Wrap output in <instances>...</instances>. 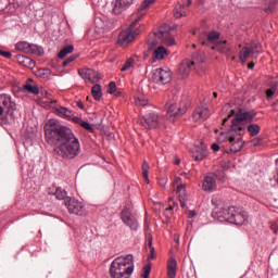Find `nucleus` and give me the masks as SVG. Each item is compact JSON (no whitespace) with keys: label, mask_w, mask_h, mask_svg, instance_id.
<instances>
[{"label":"nucleus","mask_w":278,"mask_h":278,"mask_svg":"<svg viewBox=\"0 0 278 278\" xmlns=\"http://www.w3.org/2000/svg\"><path fill=\"white\" fill-rule=\"evenodd\" d=\"M75 51V47L65 46L58 54L59 60H64L68 55V53H73Z\"/></svg>","instance_id":"nucleus-30"},{"label":"nucleus","mask_w":278,"mask_h":278,"mask_svg":"<svg viewBox=\"0 0 278 278\" xmlns=\"http://www.w3.org/2000/svg\"><path fill=\"white\" fill-rule=\"evenodd\" d=\"M214 177L220 181V184L225 182V169H218L214 173Z\"/></svg>","instance_id":"nucleus-39"},{"label":"nucleus","mask_w":278,"mask_h":278,"mask_svg":"<svg viewBox=\"0 0 278 278\" xmlns=\"http://www.w3.org/2000/svg\"><path fill=\"white\" fill-rule=\"evenodd\" d=\"M80 127L87 131H90L91 134H94V127H92L88 122L80 121Z\"/></svg>","instance_id":"nucleus-41"},{"label":"nucleus","mask_w":278,"mask_h":278,"mask_svg":"<svg viewBox=\"0 0 278 278\" xmlns=\"http://www.w3.org/2000/svg\"><path fill=\"white\" fill-rule=\"evenodd\" d=\"M134 66V61L132 59H128L125 64L123 65V67L121 68L122 72L125 71H129V68H131Z\"/></svg>","instance_id":"nucleus-42"},{"label":"nucleus","mask_w":278,"mask_h":278,"mask_svg":"<svg viewBox=\"0 0 278 278\" xmlns=\"http://www.w3.org/2000/svg\"><path fill=\"white\" fill-rule=\"evenodd\" d=\"M192 5V0H187V7L190 8Z\"/></svg>","instance_id":"nucleus-59"},{"label":"nucleus","mask_w":278,"mask_h":278,"mask_svg":"<svg viewBox=\"0 0 278 278\" xmlns=\"http://www.w3.org/2000/svg\"><path fill=\"white\" fill-rule=\"evenodd\" d=\"M197 216V211H189V218H194Z\"/></svg>","instance_id":"nucleus-54"},{"label":"nucleus","mask_w":278,"mask_h":278,"mask_svg":"<svg viewBox=\"0 0 278 278\" xmlns=\"http://www.w3.org/2000/svg\"><path fill=\"white\" fill-rule=\"evenodd\" d=\"M231 116H235L232 118V124L230 126L231 131H235L236 134H242V131H247L252 138H255V136H258L260 131H262V127L258 124H249L247 126V123H252L255 116H257V113L255 111H247L244 109H239L236 113V110H230L228 116L223 119V126L227 125V121L231 118Z\"/></svg>","instance_id":"nucleus-2"},{"label":"nucleus","mask_w":278,"mask_h":278,"mask_svg":"<svg viewBox=\"0 0 278 278\" xmlns=\"http://www.w3.org/2000/svg\"><path fill=\"white\" fill-rule=\"evenodd\" d=\"M213 51H219V53H229V45L227 43V40H219L215 43V46L212 47Z\"/></svg>","instance_id":"nucleus-24"},{"label":"nucleus","mask_w":278,"mask_h":278,"mask_svg":"<svg viewBox=\"0 0 278 278\" xmlns=\"http://www.w3.org/2000/svg\"><path fill=\"white\" fill-rule=\"evenodd\" d=\"M197 64L195 61H190L188 59L184 60L178 68V73L179 75H181V77H188V75H190V72L194 68V65Z\"/></svg>","instance_id":"nucleus-17"},{"label":"nucleus","mask_w":278,"mask_h":278,"mask_svg":"<svg viewBox=\"0 0 278 278\" xmlns=\"http://www.w3.org/2000/svg\"><path fill=\"white\" fill-rule=\"evenodd\" d=\"M76 105H77V108H79L80 110H86V106L84 105V102H81V101H77V102H76Z\"/></svg>","instance_id":"nucleus-50"},{"label":"nucleus","mask_w":278,"mask_h":278,"mask_svg":"<svg viewBox=\"0 0 278 278\" xmlns=\"http://www.w3.org/2000/svg\"><path fill=\"white\" fill-rule=\"evenodd\" d=\"M168 55V52L166 51V48L160 46L156 48L153 52V58L155 60H164V56Z\"/></svg>","instance_id":"nucleus-26"},{"label":"nucleus","mask_w":278,"mask_h":278,"mask_svg":"<svg viewBox=\"0 0 278 278\" xmlns=\"http://www.w3.org/2000/svg\"><path fill=\"white\" fill-rule=\"evenodd\" d=\"M148 247L150 249V256L149 260H155V248L153 247V237L148 239Z\"/></svg>","instance_id":"nucleus-36"},{"label":"nucleus","mask_w":278,"mask_h":278,"mask_svg":"<svg viewBox=\"0 0 278 278\" xmlns=\"http://www.w3.org/2000/svg\"><path fill=\"white\" fill-rule=\"evenodd\" d=\"M153 3H155V0H144L140 5L139 11L147 10V8L153 5Z\"/></svg>","instance_id":"nucleus-43"},{"label":"nucleus","mask_w":278,"mask_h":278,"mask_svg":"<svg viewBox=\"0 0 278 278\" xmlns=\"http://www.w3.org/2000/svg\"><path fill=\"white\" fill-rule=\"evenodd\" d=\"M213 97L216 99L218 97L217 92H213Z\"/></svg>","instance_id":"nucleus-61"},{"label":"nucleus","mask_w":278,"mask_h":278,"mask_svg":"<svg viewBox=\"0 0 278 278\" xmlns=\"http://www.w3.org/2000/svg\"><path fill=\"white\" fill-rule=\"evenodd\" d=\"M121 217L124 225H127L131 231H138V219L131 216V211H129V208H124L121 213Z\"/></svg>","instance_id":"nucleus-14"},{"label":"nucleus","mask_w":278,"mask_h":278,"mask_svg":"<svg viewBox=\"0 0 278 278\" xmlns=\"http://www.w3.org/2000/svg\"><path fill=\"white\" fill-rule=\"evenodd\" d=\"M260 142H262V139H253V140H252V144H253L254 147H260Z\"/></svg>","instance_id":"nucleus-51"},{"label":"nucleus","mask_w":278,"mask_h":278,"mask_svg":"<svg viewBox=\"0 0 278 278\" xmlns=\"http://www.w3.org/2000/svg\"><path fill=\"white\" fill-rule=\"evenodd\" d=\"M275 88L267 89L266 94L267 99H271L275 96Z\"/></svg>","instance_id":"nucleus-47"},{"label":"nucleus","mask_w":278,"mask_h":278,"mask_svg":"<svg viewBox=\"0 0 278 278\" xmlns=\"http://www.w3.org/2000/svg\"><path fill=\"white\" fill-rule=\"evenodd\" d=\"M108 92L109 94H114L116 92V83L111 81L109 84Z\"/></svg>","instance_id":"nucleus-44"},{"label":"nucleus","mask_w":278,"mask_h":278,"mask_svg":"<svg viewBox=\"0 0 278 278\" xmlns=\"http://www.w3.org/2000/svg\"><path fill=\"white\" fill-rule=\"evenodd\" d=\"M260 45L254 43L252 46H245L243 49H241L239 54L241 62L244 64L247 60L257 58V55H260Z\"/></svg>","instance_id":"nucleus-13"},{"label":"nucleus","mask_w":278,"mask_h":278,"mask_svg":"<svg viewBox=\"0 0 278 278\" xmlns=\"http://www.w3.org/2000/svg\"><path fill=\"white\" fill-rule=\"evenodd\" d=\"M197 48V46L195 45H193V49H195Z\"/></svg>","instance_id":"nucleus-63"},{"label":"nucleus","mask_w":278,"mask_h":278,"mask_svg":"<svg viewBox=\"0 0 278 278\" xmlns=\"http://www.w3.org/2000/svg\"><path fill=\"white\" fill-rule=\"evenodd\" d=\"M219 140H222V142H225V140L229 142L230 149L226 151V153H238V151H242V148L244 147L242 138L236 140V136L227 135L225 132L219 135Z\"/></svg>","instance_id":"nucleus-8"},{"label":"nucleus","mask_w":278,"mask_h":278,"mask_svg":"<svg viewBox=\"0 0 278 278\" xmlns=\"http://www.w3.org/2000/svg\"><path fill=\"white\" fill-rule=\"evenodd\" d=\"M142 175H143V179L146 181V184H149V163H147V161H143L142 163Z\"/></svg>","instance_id":"nucleus-35"},{"label":"nucleus","mask_w":278,"mask_h":278,"mask_svg":"<svg viewBox=\"0 0 278 278\" xmlns=\"http://www.w3.org/2000/svg\"><path fill=\"white\" fill-rule=\"evenodd\" d=\"M175 207H177V203H176V202H174L173 205H170L169 207H167V210H173V208H175Z\"/></svg>","instance_id":"nucleus-56"},{"label":"nucleus","mask_w":278,"mask_h":278,"mask_svg":"<svg viewBox=\"0 0 278 278\" xmlns=\"http://www.w3.org/2000/svg\"><path fill=\"white\" fill-rule=\"evenodd\" d=\"M176 242H179V239H176Z\"/></svg>","instance_id":"nucleus-64"},{"label":"nucleus","mask_w":278,"mask_h":278,"mask_svg":"<svg viewBox=\"0 0 278 278\" xmlns=\"http://www.w3.org/2000/svg\"><path fill=\"white\" fill-rule=\"evenodd\" d=\"M23 90H26V92H29L30 94H38L40 92V90H38V87L31 84H25L23 86Z\"/></svg>","instance_id":"nucleus-33"},{"label":"nucleus","mask_w":278,"mask_h":278,"mask_svg":"<svg viewBox=\"0 0 278 278\" xmlns=\"http://www.w3.org/2000/svg\"><path fill=\"white\" fill-rule=\"evenodd\" d=\"M136 103L137 105H147V103H149V100L144 98H137Z\"/></svg>","instance_id":"nucleus-45"},{"label":"nucleus","mask_w":278,"mask_h":278,"mask_svg":"<svg viewBox=\"0 0 278 278\" xmlns=\"http://www.w3.org/2000/svg\"><path fill=\"white\" fill-rule=\"evenodd\" d=\"M55 112L58 116H61L62 118H71L73 116V113L64 106L56 108Z\"/></svg>","instance_id":"nucleus-27"},{"label":"nucleus","mask_w":278,"mask_h":278,"mask_svg":"<svg viewBox=\"0 0 278 278\" xmlns=\"http://www.w3.org/2000/svg\"><path fill=\"white\" fill-rule=\"evenodd\" d=\"M28 53H30L31 55L40 56L45 54V50L42 49V47H39L38 45L30 43Z\"/></svg>","instance_id":"nucleus-29"},{"label":"nucleus","mask_w":278,"mask_h":278,"mask_svg":"<svg viewBox=\"0 0 278 278\" xmlns=\"http://www.w3.org/2000/svg\"><path fill=\"white\" fill-rule=\"evenodd\" d=\"M175 164H176L177 166H179V165L181 164V160L176 159V160H175Z\"/></svg>","instance_id":"nucleus-57"},{"label":"nucleus","mask_w":278,"mask_h":278,"mask_svg":"<svg viewBox=\"0 0 278 278\" xmlns=\"http://www.w3.org/2000/svg\"><path fill=\"white\" fill-rule=\"evenodd\" d=\"M255 67V63L251 62L248 64V68H254Z\"/></svg>","instance_id":"nucleus-55"},{"label":"nucleus","mask_w":278,"mask_h":278,"mask_svg":"<svg viewBox=\"0 0 278 278\" xmlns=\"http://www.w3.org/2000/svg\"><path fill=\"white\" fill-rule=\"evenodd\" d=\"M78 74L85 81L89 84H97L101 79V76L97 73V71L92 68H81L78 70Z\"/></svg>","instance_id":"nucleus-15"},{"label":"nucleus","mask_w":278,"mask_h":278,"mask_svg":"<svg viewBox=\"0 0 278 278\" xmlns=\"http://www.w3.org/2000/svg\"><path fill=\"white\" fill-rule=\"evenodd\" d=\"M51 75V70L49 68H40L37 71V77H42V79H47Z\"/></svg>","instance_id":"nucleus-38"},{"label":"nucleus","mask_w":278,"mask_h":278,"mask_svg":"<svg viewBox=\"0 0 278 278\" xmlns=\"http://www.w3.org/2000/svg\"><path fill=\"white\" fill-rule=\"evenodd\" d=\"M141 18L142 16H139L130 24V26L126 30H122L119 33V36H118L119 45H129V42H134V40L136 39V36L140 34V30L138 28L136 29V25H138V22Z\"/></svg>","instance_id":"nucleus-6"},{"label":"nucleus","mask_w":278,"mask_h":278,"mask_svg":"<svg viewBox=\"0 0 278 278\" xmlns=\"http://www.w3.org/2000/svg\"><path fill=\"white\" fill-rule=\"evenodd\" d=\"M188 108H190V101L182 98L179 102L169 104L166 116L172 123H175L177 118H181L188 112Z\"/></svg>","instance_id":"nucleus-5"},{"label":"nucleus","mask_w":278,"mask_h":278,"mask_svg":"<svg viewBox=\"0 0 278 278\" xmlns=\"http://www.w3.org/2000/svg\"><path fill=\"white\" fill-rule=\"evenodd\" d=\"M192 62H197V63L194 64V67H195V66H201V64H203V62H205V53H203V52L197 53V54L193 56Z\"/></svg>","instance_id":"nucleus-32"},{"label":"nucleus","mask_w":278,"mask_h":278,"mask_svg":"<svg viewBox=\"0 0 278 278\" xmlns=\"http://www.w3.org/2000/svg\"><path fill=\"white\" fill-rule=\"evenodd\" d=\"M74 60H75V56H70V58L65 59L63 61V66H68V64H71V62H74Z\"/></svg>","instance_id":"nucleus-48"},{"label":"nucleus","mask_w":278,"mask_h":278,"mask_svg":"<svg viewBox=\"0 0 278 278\" xmlns=\"http://www.w3.org/2000/svg\"><path fill=\"white\" fill-rule=\"evenodd\" d=\"M198 3H199L200 5H205V0H198Z\"/></svg>","instance_id":"nucleus-58"},{"label":"nucleus","mask_w":278,"mask_h":278,"mask_svg":"<svg viewBox=\"0 0 278 278\" xmlns=\"http://www.w3.org/2000/svg\"><path fill=\"white\" fill-rule=\"evenodd\" d=\"M4 112L14 118V112H16V102L12 101V97L8 94H0V118Z\"/></svg>","instance_id":"nucleus-7"},{"label":"nucleus","mask_w":278,"mask_h":278,"mask_svg":"<svg viewBox=\"0 0 278 278\" xmlns=\"http://www.w3.org/2000/svg\"><path fill=\"white\" fill-rule=\"evenodd\" d=\"M176 181H181V178H177Z\"/></svg>","instance_id":"nucleus-62"},{"label":"nucleus","mask_w":278,"mask_h":278,"mask_svg":"<svg viewBox=\"0 0 278 278\" xmlns=\"http://www.w3.org/2000/svg\"><path fill=\"white\" fill-rule=\"evenodd\" d=\"M167 277L175 278L177 277V260L170 258L167 263Z\"/></svg>","instance_id":"nucleus-23"},{"label":"nucleus","mask_w":278,"mask_h":278,"mask_svg":"<svg viewBox=\"0 0 278 278\" xmlns=\"http://www.w3.org/2000/svg\"><path fill=\"white\" fill-rule=\"evenodd\" d=\"M112 278H131L134 273V255L116 257L110 265L109 269Z\"/></svg>","instance_id":"nucleus-3"},{"label":"nucleus","mask_w":278,"mask_h":278,"mask_svg":"<svg viewBox=\"0 0 278 278\" xmlns=\"http://www.w3.org/2000/svg\"><path fill=\"white\" fill-rule=\"evenodd\" d=\"M214 188H216V180L213 178V176H206L202 185V190L205 192H212Z\"/></svg>","instance_id":"nucleus-22"},{"label":"nucleus","mask_w":278,"mask_h":278,"mask_svg":"<svg viewBox=\"0 0 278 278\" xmlns=\"http://www.w3.org/2000/svg\"><path fill=\"white\" fill-rule=\"evenodd\" d=\"M55 198L59 199V201H63V199H66V191L60 187L55 189Z\"/></svg>","instance_id":"nucleus-37"},{"label":"nucleus","mask_w":278,"mask_h":278,"mask_svg":"<svg viewBox=\"0 0 278 278\" xmlns=\"http://www.w3.org/2000/svg\"><path fill=\"white\" fill-rule=\"evenodd\" d=\"M207 38H208V33L207 31H203L199 35V42L200 45H202L203 47H210V43L207 41Z\"/></svg>","instance_id":"nucleus-34"},{"label":"nucleus","mask_w":278,"mask_h":278,"mask_svg":"<svg viewBox=\"0 0 278 278\" xmlns=\"http://www.w3.org/2000/svg\"><path fill=\"white\" fill-rule=\"evenodd\" d=\"M173 78V73L169 70L156 68L153 71L152 79L155 84H162L163 86L169 84Z\"/></svg>","instance_id":"nucleus-11"},{"label":"nucleus","mask_w":278,"mask_h":278,"mask_svg":"<svg viewBox=\"0 0 278 278\" xmlns=\"http://www.w3.org/2000/svg\"><path fill=\"white\" fill-rule=\"evenodd\" d=\"M160 114L154 112L144 115L140 119V125H142V127H144L146 129H157V127H160Z\"/></svg>","instance_id":"nucleus-10"},{"label":"nucleus","mask_w":278,"mask_h":278,"mask_svg":"<svg viewBox=\"0 0 278 278\" xmlns=\"http://www.w3.org/2000/svg\"><path fill=\"white\" fill-rule=\"evenodd\" d=\"M216 214L218 220H225L231 225H247V220H249V214L244 210L236 206L220 208Z\"/></svg>","instance_id":"nucleus-4"},{"label":"nucleus","mask_w":278,"mask_h":278,"mask_svg":"<svg viewBox=\"0 0 278 278\" xmlns=\"http://www.w3.org/2000/svg\"><path fill=\"white\" fill-rule=\"evenodd\" d=\"M207 146L202 143L200 148H195V151L192 153V157L195 160V162H201L207 157Z\"/></svg>","instance_id":"nucleus-19"},{"label":"nucleus","mask_w":278,"mask_h":278,"mask_svg":"<svg viewBox=\"0 0 278 278\" xmlns=\"http://www.w3.org/2000/svg\"><path fill=\"white\" fill-rule=\"evenodd\" d=\"M0 55H2V58H7V60H10V58H12V52H8L0 49Z\"/></svg>","instance_id":"nucleus-46"},{"label":"nucleus","mask_w":278,"mask_h":278,"mask_svg":"<svg viewBox=\"0 0 278 278\" xmlns=\"http://www.w3.org/2000/svg\"><path fill=\"white\" fill-rule=\"evenodd\" d=\"M265 12H267V14H268L269 12H273V9L268 8L265 10Z\"/></svg>","instance_id":"nucleus-60"},{"label":"nucleus","mask_w":278,"mask_h":278,"mask_svg":"<svg viewBox=\"0 0 278 278\" xmlns=\"http://www.w3.org/2000/svg\"><path fill=\"white\" fill-rule=\"evenodd\" d=\"M211 148H212L215 152L220 150V146H218V143H213V144L211 146Z\"/></svg>","instance_id":"nucleus-52"},{"label":"nucleus","mask_w":278,"mask_h":278,"mask_svg":"<svg viewBox=\"0 0 278 278\" xmlns=\"http://www.w3.org/2000/svg\"><path fill=\"white\" fill-rule=\"evenodd\" d=\"M176 192H177L178 199L180 201V206L186 207V201H188V195H186V185L180 184L177 187Z\"/></svg>","instance_id":"nucleus-21"},{"label":"nucleus","mask_w":278,"mask_h":278,"mask_svg":"<svg viewBox=\"0 0 278 278\" xmlns=\"http://www.w3.org/2000/svg\"><path fill=\"white\" fill-rule=\"evenodd\" d=\"M154 37L156 40H161V42L167 47H173V45H175V38L170 36V27L166 24H163L159 28V31L154 33Z\"/></svg>","instance_id":"nucleus-9"},{"label":"nucleus","mask_w":278,"mask_h":278,"mask_svg":"<svg viewBox=\"0 0 278 278\" xmlns=\"http://www.w3.org/2000/svg\"><path fill=\"white\" fill-rule=\"evenodd\" d=\"M132 3L134 0H116L113 7V14L118 16L123 14V12H127Z\"/></svg>","instance_id":"nucleus-16"},{"label":"nucleus","mask_w":278,"mask_h":278,"mask_svg":"<svg viewBox=\"0 0 278 278\" xmlns=\"http://www.w3.org/2000/svg\"><path fill=\"white\" fill-rule=\"evenodd\" d=\"M16 60L21 66H26V68H34L36 66V61L31 60L29 56L17 54Z\"/></svg>","instance_id":"nucleus-20"},{"label":"nucleus","mask_w":278,"mask_h":278,"mask_svg":"<svg viewBox=\"0 0 278 278\" xmlns=\"http://www.w3.org/2000/svg\"><path fill=\"white\" fill-rule=\"evenodd\" d=\"M91 94L94 101H101V97H103V94L101 93V85L96 84L91 89Z\"/></svg>","instance_id":"nucleus-28"},{"label":"nucleus","mask_w":278,"mask_h":278,"mask_svg":"<svg viewBox=\"0 0 278 278\" xmlns=\"http://www.w3.org/2000/svg\"><path fill=\"white\" fill-rule=\"evenodd\" d=\"M65 205L67 206L70 214H76V216H84V214H86V208L84 207V204L78 200L67 198L65 200Z\"/></svg>","instance_id":"nucleus-12"},{"label":"nucleus","mask_w":278,"mask_h":278,"mask_svg":"<svg viewBox=\"0 0 278 278\" xmlns=\"http://www.w3.org/2000/svg\"><path fill=\"white\" fill-rule=\"evenodd\" d=\"M178 5H179V8L176 7V8H175V12H174L175 18H181V17L186 16V13L179 12V10H181V9L184 8V5H185L184 2H182V4H179V3H178Z\"/></svg>","instance_id":"nucleus-40"},{"label":"nucleus","mask_w":278,"mask_h":278,"mask_svg":"<svg viewBox=\"0 0 278 278\" xmlns=\"http://www.w3.org/2000/svg\"><path fill=\"white\" fill-rule=\"evenodd\" d=\"M46 142L54 147V153L63 160H75L81 151L79 139L71 128L62 126L58 119L45 124Z\"/></svg>","instance_id":"nucleus-1"},{"label":"nucleus","mask_w":278,"mask_h":278,"mask_svg":"<svg viewBox=\"0 0 278 278\" xmlns=\"http://www.w3.org/2000/svg\"><path fill=\"white\" fill-rule=\"evenodd\" d=\"M30 46H31V43H29L27 41H20L15 45V49L17 51H23L24 53H29Z\"/></svg>","instance_id":"nucleus-31"},{"label":"nucleus","mask_w":278,"mask_h":278,"mask_svg":"<svg viewBox=\"0 0 278 278\" xmlns=\"http://www.w3.org/2000/svg\"><path fill=\"white\" fill-rule=\"evenodd\" d=\"M207 118H210V110L207 106H198L193 112V119L195 122L207 121Z\"/></svg>","instance_id":"nucleus-18"},{"label":"nucleus","mask_w":278,"mask_h":278,"mask_svg":"<svg viewBox=\"0 0 278 278\" xmlns=\"http://www.w3.org/2000/svg\"><path fill=\"white\" fill-rule=\"evenodd\" d=\"M46 97H47L48 103H50V105H53V103H56L55 100L51 99V94L47 91H46Z\"/></svg>","instance_id":"nucleus-49"},{"label":"nucleus","mask_w":278,"mask_h":278,"mask_svg":"<svg viewBox=\"0 0 278 278\" xmlns=\"http://www.w3.org/2000/svg\"><path fill=\"white\" fill-rule=\"evenodd\" d=\"M159 186H161L162 188H164L166 186V179H160L159 180Z\"/></svg>","instance_id":"nucleus-53"},{"label":"nucleus","mask_w":278,"mask_h":278,"mask_svg":"<svg viewBox=\"0 0 278 278\" xmlns=\"http://www.w3.org/2000/svg\"><path fill=\"white\" fill-rule=\"evenodd\" d=\"M208 34V37H207V42H208V47L210 45H214L216 46L217 42H220V33L216 31V30H212Z\"/></svg>","instance_id":"nucleus-25"}]
</instances>
